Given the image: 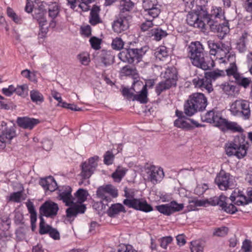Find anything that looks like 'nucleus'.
<instances>
[{"mask_svg": "<svg viewBox=\"0 0 252 252\" xmlns=\"http://www.w3.org/2000/svg\"><path fill=\"white\" fill-rule=\"evenodd\" d=\"M228 231V228L225 226L217 228L213 232V235L218 237H224Z\"/></svg>", "mask_w": 252, "mask_h": 252, "instance_id": "8fccbe9b", "label": "nucleus"}, {"mask_svg": "<svg viewBox=\"0 0 252 252\" xmlns=\"http://www.w3.org/2000/svg\"><path fill=\"white\" fill-rule=\"evenodd\" d=\"M222 118L219 112L212 110L208 111L204 116H202L201 119L203 122L214 124L215 126L218 127V123L220 121Z\"/></svg>", "mask_w": 252, "mask_h": 252, "instance_id": "4be33fe9", "label": "nucleus"}, {"mask_svg": "<svg viewBox=\"0 0 252 252\" xmlns=\"http://www.w3.org/2000/svg\"><path fill=\"white\" fill-rule=\"evenodd\" d=\"M72 189L69 186H63L58 190V198L65 203L66 206H70L73 204V198L71 195Z\"/></svg>", "mask_w": 252, "mask_h": 252, "instance_id": "6ab92c4d", "label": "nucleus"}, {"mask_svg": "<svg viewBox=\"0 0 252 252\" xmlns=\"http://www.w3.org/2000/svg\"><path fill=\"white\" fill-rule=\"evenodd\" d=\"M208 45L210 48V53L212 55L215 56L216 55V49L218 45V42H215L213 40H209L208 41Z\"/></svg>", "mask_w": 252, "mask_h": 252, "instance_id": "e2e57ef3", "label": "nucleus"}, {"mask_svg": "<svg viewBox=\"0 0 252 252\" xmlns=\"http://www.w3.org/2000/svg\"><path fill=\"white\" fill-rule=\"evenodd\" d=\"M129 16L126 15L123 13H120L117 17L113 24L112 28L115 32L117 33L121 32L122 31L126 30L129 27L128 18Z\"/></svg>", "mask_w": 252, "mask_h": 252, "instance_id": "dca6fc26", "label": "nucleus"}, {"mask_svg": "<svg viewBox=\"0 0 252 252\" xmlns=\"http://www.w3.org/2000/svg\"><path fill=\"white\" fill-rule=\"evenodd\" d=\"M118 252H137L130 245H123L120 246Z\"/></svg>", "mask_w": 252, "mask_h": 252, "instance_id": "69168bd1", "label": "nucleus"}, {"mask_svg": "<svg viewBox=\"0 0 252 252\" xmlns=\"http://www.w3.org/2000/svg\"><path fill=\"white\" fill-rule=\"evenodd\" d=\"M59 210L57 203L51 200H47L40 206L39 213L44 215L46 217L54 218L57 216Z\"/></svg>", "mask_w": 252, "mask_h": 252, "instance_id": "ddd939ff", "label": "nucleus"}, {"mask_svg": "<svg viewBox=\"0 0 252 252\" xmlns=\"http://www.w3.org/2000/svg\"><path fill=\"white\" fill-rule=\"evenodd\" d=\"M90 42L92 48L95 50H99L101 47V39L95 36L92 37L90 39Z\"/></svg>", "mask_w": 252, "mask_h": 252, "instance_id": "864d4df0", "label": "nucleus"}, {"mask_svg": "<svg viewBox=\"0 0 252 252\" xmlns=\"http://www.w3.org/2000/svg\"><path fill=\"white\" fill-rule=\"evenodd\" d=\"M106 206H108V203L106 204L105 201L101 200L100 201L95 202L93 205V207L96 211L99 212L100 211H102L106 209Z\"/></svg>", "mask_w": 252, "mask_h": 252, "instance_id": "6e6d98bb", "label": "nucleus"}, {"mask_svg": "<svg viewBox=\"0 0 252 252\" xmlns=\"http://www.w3.org/2000/svg\"><path fill=\"white\" fill-rule=\"evenodd\" d=\"M99 58L105 66L109 65L114 62L115 57L110 51L102 50Z\"/></svg>", "mask_w": 252, "mask_h": 252, "instance_id": "bb28decb", "label": "nucleus"}, {"mask_svg": "<svg viewBox=\"0 0 252 252\" xmlns=\"http://www.w3.org/2000/svg\"><path fill=\"white\" fill-rule=\"evenodd\" d=\"M22 195V191L14 192L10 194L9 196V201H13L14 202H20L21 198Z\"/></svg>", "mask_w": 252, "mask_h": 252, "instance_id": "13d9d810", "label": "nucleus"}, {"mask_svg": "<svg viewBox=\"0 0 252 252\" xmlns=\"http://www.w3.org/2000/svg\"><path fill=\"white\" fill-rule=\"evenodd\" d=\"M230 174L221 170L217 174L215 182L218 185L219 188L222 190H227L230 186Z\"/></svg>", "mask_w": 252, "mask_h": 252, "instance_id": "a211bd4d", "label": "nucleus"}, {"mask_svg": "<svg viewBox=\"0 0 252 252\" xmlns=\"http://www.w3.org/2000/svg\"><path fill=\"white\" fill-rule=\"evenodd\" d=\"M100 11V6L96 4L94 5L92 9H91L89 16V23L91 25L95 26L102 23V20L99 16Z\"/></svg>", "mask_w": 252, "mask_h": 252, "instance_id": "b1692460", "label": "nucleus"}, {"mask_svg": "<svg viewBox=\"0 0 252 252\" xmlns=\"http://www.w3.org/2000/svg\"><path fill=\"white\" fill-rule=\"evenodd\" d=\"M227 197L224 195H220L219 196H215L211 198L209 200H207V202L212 205H219L220 207L224 205L225 199H227Z\"/></svg>", "mask_w": 252, "mask_h": 252, "instance_id": "473e14b6", "label": "nucleus"}, {"mask_svg": "<svg viewBox=\"0 0 252 252\" xmlns=\"http://www.w3.org/2000/svg\"><path fill=\"white\" fill-rule=\"evenodd\" d=\"M115 156L112 152L108 151L104 156V163L106 165H110L113 163Z\"/></svg>", "mask_w": 252, "mask_h": 252, "instance_id": "5fc2aeb1", "label": "nucleus"}, {"mask_svg": "<svg viewBox=\"0 0 252 252\" xmlns=\"http://www.w3.org/2000/svg\"><path fill=\"white\" fill-rule=\"evenodd\" d=\"M48 11L49 17L55 19L59 14L60 7L56 3H53L49 5Z\"/></svg>", "mask_w": 252, "mask_h": 252, "instance_id": "58836bf2", "label": "nucleus"}, {"mask_svg": "<svg viewBox=\"0 0 252 252\" xmlns=\"http://www.w3.org/2000/svg\"><path fill=\"white\" fill-rule=\"evenodd\" d=\"M6 12L8 16L11 18L14 22L17 24L21 23V19L16 14L11 8L8 7Z\"/></svg>", "mask_w": 252, "mask_h": 252, "instance_id": "de8ad7c7", "label": "nucleus"}, {"mask_svg": "<svg viewBox=\"0 0 252 252\" xmlns=\"http://www.w3.org/2000/svg\"><path fill=\"white\" fill-rule=\"evenodd\" d=\"M166 31L162 30L159 28H154L151 31V35L154 36V39L157 41H159L162 38L167 35Z\"/></svg>", "mask_w": 252, "mask_h": 252, "instance_id": "72a5a7b5", "label": "nucleus"}, {"mask_svg": "<svg viewBox=\"0 0 252 252\" xmlns=\"http://www.w3.org/2000/svg\"><path fill=\"white\" fill-rule=\"evenodd\" d=\"M194 12L189 13L187 16V23L194 28H205L210 14L205 5H197Z\"/></svg>", "mask_w": 252, "mask_h": 252, "instance_id": "423d86ee", "label": "nucleus"}, {"mask_svg": "<svg viewBox=\"0 0 252 252\" xmlns=\"http://www.w3.org/2000/svg\"><path fill=\"white\" fill-rule=\"evenodd\" d=\"M242 250L244 252H252L251 241L248 239H245L243 242Z\"/></svg>", "mask_w": 252, "mask_h": 252, "instance_id": "bf43d9fd", "label": "nucleus"}, {"mask_svg": "<svg viewBox=\"0 0 252 252\" xmlns=\"http://www.w3.org/2000/svg\"><path fill=\"white\" fill-rule=\"evenodd\" d=\"M70 207L66 210V216L67 218L70 219L72 217H75L77 215V212L73 205L71 204Z\"/></svg>", "mask_w": 252, "mask_h": 252, "instance_id": "338daca9", "label": "nucleus"}, {"mask_svg": "<svg viewBox=\"0 0 252 252\" xmlns=\"http://www.w3.org/2000/svg\"><path fill=\"white\" fill-rule=\"evenodd\" d=\"M16 136L15 127L14 126H7L6 124L2 122L1 128L0 129V142L2 143L0 146L5 147V143L10 142Z\"/></svg>", "mask_w": 252, "mask_h": 252, "instance_id": "f8f14e48", "label": "nucleus"}, {"mask_svg": "<svg viewBox=\"0 0 252 252\" xmlns=\"http://www.w3.org/2000/svg\"><path fill=\"white\" fill-rule=\"evenodd\" d=\"M142 85L143 82L141 81H134L132 83V86L130 89L125 87H123V89L121 91L122 94L124 97H126L127 99H130L132 97L133 98V96L134 95L133 93L130 92V90H132L134 92H137L135 89V86L137 85L139 86H141Z\"/></svg>", "mask_w": 252, "mask_h": 252, "instance_id": "c756f323", "label": "nucleus"}, {"mask_svg": "<svg viewBox=\"0 0 252 252\" xmlns=\"http://www.w3.org/2000/svg\"><path fill=\"white\" fill-rule=\"evenodd\" d=\"M207 105V99L202 93H194L189 96L184 104V112L188 116H192L196 112L204 111Z\"/></svg>", "mask_w": 252, "mask_h": 252, "instance_id": "7ed1b4c3", "label": "nucleus"}, {"mask_svg": "<svg viewBox=\"0 0 252 252\" xmlns=\"http://www.w3.org/2000/svg\"><path fill=\"white\" fill-rule=\"evenodd\" d=\"M132 101H138L141 104H146L148 102L149 99L148 98V91H146L144 89L139 92V94H134L132 99Z\"/></svg>", "mask_w": 252, "mask_h": 252, "instance_id": "2f4dec72", "label": "nucleus"}, {"mask_svg": "<svg viewBox=\"0 0 252 252\" xmlns=\"http://www.w3.org/2000/svg\"><path fill=\"white\" fill-rule=\"evenodd\" d=\"M203 74L196 75L192 80V84L195 88L202 90L205 89L208 93H210L213 91L212 84L208 81L204 72Z\"/></svg>", "mask_w": 252, "mask_h": 252, "instance_id": "2eb2a0df", "label": "nucleus"}, {"mask_svg": "<svg viewBox=\"0 0 252 252\" xmlns=\"http://www.w3.org/2000/svg\"><path fill=\"white\" fill-rule=\"evenodd\" d=\"M178 72L174 67H168L163 75L165 80L159 82L156 86L155 92L159 96L162 92L170 89L172 87H176L178 80Z\"/></svg>", "mask_w": 252, "mask_h": 252, "instance_id": "0eeeda50", "label": "nucleus"}, {"mask_svg": "<svg viewBox=\"0 0 252 252\" xmlns=\"http://www.w3.org/2000/svg\"><path fill=\"white\" fill-rule=\"evenodd\" d=\"M222 17L224 18L221 13V10L214 9L210 14L206 24L210 27L211 31L220 33L219 36L223 37L228 32L229 26L228 21L220 23Z\"/></svg>", "mask_w": 252, "mask_h": 252, "instance_id": "39448f33", "label": "nucleus"}, {"mask_svg": "<svg viewBox=\"0 0 252 252\" xmlns=\"http://www.w3.org/2000/svg\"><path fill=\"white\" fill-rule=\"evenodd\" d=\"M96 195L106 204L112 201V198L117 197L118 190L111 184L103 185L97 188Z\"/></svg>", "mask_w": 252, "mask_h": 252, "instance_id": "6e6552de", "label": "nucleus"}, {"mask_svg": "<svg viewBox=\"0 0 252 252\" xmlns=\"http://www.w3.org/2000/svg\"><path fill=\"white\" fill-rule=\"evenodd\" d=\"M189 56L192 64L204 70L208 81H212L224 76L223 70L219 69L206 72L215 66V62L209 56H205L202 45L199 41L191 43L188 47Z\"/></svg>", "mask_w": 252, "mask_h": 252, "instance_id": "f257e3e1", "label": "nucleus"}, {"mask_svg": "<svg viewBox=\"0 0 252 252\" xmlns=\"http://www.w3.org/2000/svg\"><path fill=\"white\" fill-rule=\"evenodd\" d=\"M26 205L28 209L29 212L30 213L31 218L36 217V212L34 208L33 204L31 201H29L27 203ZM33 220V219H32Z\"/></svg>", "mask_w": 252, "mask_h": 252, "instance_id": "052dcab7", "label": "nucleus"}, {"mask_svg": "<svg viewBox=\"0 0 252 252\" xmlns=\"http://www.w3.org/2000/svg\"><path fill=\"white\" fill-rule=\"evenodd\" d=\"M10 236L8 232L0 230V251H2L6 248V243L10 240Z\"/></svg>", "mask_w": 252, "mask_h": 252, "instance_id": "f704fd0d", "label": "nucleus"}, {"mask_svg": "<svg viewBox=\"0 0 252 252\" xmlns=\"http://www.w3.org/2000/svg\"><path fill=\"white\" fill-rule=\"evenodd\" d=\"M152 20H146L145 22H143L140 26V28L142 31L145 32L148 31L150 28H152L153 26Z\"/></svg>", "mask_w": 252, "mask_h": 252, "instance_id": "774afa93", "label": "nucleus"}, {"mask_svg": "<svg viewBox=\"0 0 252 252\" xmlns=\"http://www.w3.org/2000/svg\"><path fill=\"white\" fill-rule=\"evenodd\" d=\"M172 241L173 238L171 236H170L163 237L159 239L160 247L165 249L167 248V245L171 243Z\"/></svg>", "mask_w": 252, "mask_h": 252, "instance_id": "4d7b16f0", "label": "nucleus"}, {"mask_svg": "<svg viewBox=\"0 0 252 252\" xmlns=\"http://www.w3.org/2000/svg\"><path fill=\"white\" fill-rule=\"evenodd\" d=\"M88 195V191L82 188L79 189L74 194L75 196L77 199L78 202L79 203L85 202L87 200Z\"/></svg>", "mask_w": 252, "mask_h": 252, "instance_id": "4c0bfd02", "label": "nucleus"}, {"mask_svg": "<svg viewBox=\"0 0 252 252\" xmlns=\"http://www.w3.org/2000/svg\"><path fill=\"white\" fill-rule=\"evenodd\" d=\"M156 56L160 60H162V58H166L168 56V51L166 47L162 46L158 48L155 52Z\"/></svg>", "mask_w": 252, "mask_h": 252, "instance_id": "49530a36", "label": "nucleus"}, {"mask_svg": "<svg viewBox=\"0 0 252 252\" xmlns=\"http://www.w3.org/2000/svg\"><path fill=\"white\" fill-rule=\"evenodd\" d=\"M147 51L146 46L140 48L126 47L119 53L118 57L122 62L135 66L142 61Z\"/></svg>", "mask_w": 252, "mask_h": 252, "instance_id": "20e7f679", "label": "nucleus"}, {"mask_svg": "<svg viewBox=\"0 0 252 252\" xmlns=\"http://www.w3.org/2000/svg\"><path fill=\"white\" fill-rule=\"evenodd\" d=\"M239 107L241 117L244 120H249L251 115L249 102L245 100H239Z\"/></svg>", "mask_w": 252, "mask_h": 252, "instance_id": "393cba45", "label": "nucleus"}, {"mask_svg": "<svg viewBox=\"0 0 252 252\" xmlns=\"http://www.w3.org/2000/svg\"><path fill=\"white\" fill-rule=\"evenodd\" d=\"M152 5L151 7H144V11L147 12L146 15H148L153 18V20L157 17L160 12V8L153 3H150Z\"/></svg>", "mask_w": 252, "mask_h": 252, "instance_id": "7c9ffc66", "label": "nucleus"}, {"mask_svg": "<svg viewBox=\"0 0 252 252\" xmlns=\"http://www.w3.org/2000/svg\"><path fill=\"white\" fill-rule=\"evenodd\" d=\"M111 45L112 48L114 50H123V49L124 48V42L122 40L121 37H117L113 40Z\"/></svg>", "mask_w": 252, "mask_h": 252, "instance_id": "a18cd8bd", "label": "nucleus"}, {"mask_svg": "<svg viewBox=\"0 0 252 252\" xmlns=\"http://www.w3.org/2000/svg\"><path fill=\"white\" fill-rule=\"evenodd\" d=\"M24 216L22 213L20 212H17L15 213V216L14 218V222L16 224H22L24 225V222L23 221Z\"/></svg>", "mask_w": 252, "mask_h": 252, "instance_id": "0e129e2a", "label": "nucleus"}, {"mask_svg": "<svg viewBox=\"0 0 252 252\" xmlns=\"http://www.w3.org/2000/svg\"><path fill=\"white\" fill-rule=\"evenodd\" d=\"M99 157L97 156L90 158L88 161L83 162L81 165V176L83 179H89L94 173L97 166V161Z\"/></svg>", "mask_w": 252, "mask_h": 252, "instance_id": "9d476101", "label": "nucleus"}, {"mask_svg": "<svg viewBox=\"0 0 252 252\" xmlns=\"http://www.w3.org/2000/svg\"><path fill=\"white\" fill-rule=\"evenodd\" d=\"M121 6L123 7L121 10L120 13L125 14L126 11H130L134 6V3L130 0H122L121 1Z\"/></svg>", "mask_w": 252, "mask_h": 252, "instance_id": "37998d69", "label": "nucleus"}, {"mask_svg": "<svg viewBox=\"0 0 252 252\" xmlns=\"http://www.w3.org/2000/svg\"><path fill=\"white\" fill-rule=\"evenodd\" d=\"M247 37V33H244L240 37L236 44V49L240 53H244L247 50L246 45V39Z\"/></svg>", "mask_w": 252, "mask_h": 252, "instance_id": "e433bc0d", "label": "nucleus"}, {"mask_svg": "<svg viewBox=\"0 0 252 252\" xmlns=\"http://www.w3.org/2000/svg\"><path fill=\"white\" fill-rule=\"evenodd\" d=\"M230 111L231 114L234 116H241L239 107V100H237L232 103L230 106Z\"/></svg>", "mask_w": 252, "mask_h": 252, "instance_id": "09e8293b", "label": "nucleus"}, {"mask_svg": "<svg viewBox=\"0 0 252 252\" xmlns=\"http://www.w3.org/2000/svg\"><path fill=\"white\" fill-rule=\"evenodd\" d=\"M46 12V10L44 8V6L41 4L39 6L37 9L35 10L33 15V18L36 19L38 23H47L45 17Z\"/></svg>", "mask_w": 252, "mask_h": 252, "instance_id": "c85d7f7f", "label": "nucleus"}, {"mask_svg": "<svg viewBox=\"0 0 252 252\" xmlns=\"http://www.w3.org/2000/svg\"><path fill=\"white\" fill-rule=\"evenodd\" d=\"M149 179L151 182L155 184L161 180L164 176L162 169L151 166L150 168Z\"/></svg>", "mask_w": 252, "mask_h": 252, "instance_id": "5701e85b", "label": "nucleus"}, {"mask_svg": "<svg viewBox=\"0 0 252 252\" xmlns=\"http://www.w3.org/2000/svg\"><path fill=\"white\" fill-rule=\"evenodd\" d=\"M123 203L128 208L146 213L150 212L153 210L152 206L148 204L146 200L142 198H136L132 200L124 199Z\"/></svg>", "mask_w": 252, "mask_h": 252, "instance_id": "1a4fd4ad", "label": "nucleus"}, {"mask_svg": "<svg viewBox=\"0 0 252 252\" xmlns=\"http://www.w3.org/2000/svg\"><path fill=\"white\" fill-rule=\"evenodd\" d=\"M226 200L225 199V203L224 205L221 206L222 210L227 213L233 214L238 211L236 207L232 203L228 204L226 202Z\"/></svg>", "mask_w": 252, "mask_h": 252, "instance_id": "c03bdc74", "label": "nucleus"}, {"mask_svg": "<svg viewBox=\"0 0 252 252\" xmlns=\"http://www.w3.org/2000/svg\"><path fill=\"white\" fill-rule=\"evenodd\" d=\"M156 208L160 213L169 216L182 211L184 208V205L183 203H178L177 201L173 200L168 204L158 205Z\"/></svg>", "mask_w": 252, "mask_h": 252, "instance_id": "9b49d317", "label": "nucleus"}, {"mask_svg": "<svg viewBox=\"0 0 252 252\" xmlns=\"http://www.w3.org/2000/svg\"><path fill=\"white\" fill-rule=\"evenodd\" d=\"M39 184L46 191L49 190L53 192L58 188L57 183L54 178L51 176L40 179Z\"/></svg>", "mask_w": 252, "mask_h": 252, "instance_id": "412c9836", "label": "nucleus"}, {"mask_svg": "<svg viewBox=\"0 0 252 252\" xmlns=\"http://www.w3.org/2000/svg\"><path fill=\"white\" fill-rule=\"evenodd\" d=\"M218 127L223 132L230 131L232 133H242L244 131L243 128L237 122L229 121L223 118L220 122H218Z\"/></svg>", "mask_w": 252, "mask_h": 252, "instance_id": "4468645a", "label": "nucleus"}, {"mask_svg": "<svg viewBox=\"0 0 252 252\" xmlns=\"http://www.w3.org/2000/svg\"><path fill=\"white\" fill-rule=\"evenodd\" d=\"M185 119H177L174 122V126L186 130H190L193 129L194 127H200L205 126L204 125L199 124L193 119H188L191 124L188 122Z\"/></svg>", "mask_w": 252, "mask_h": 252, "instance_id": "f3484780", "label": "nucleus"}, {"mask_svg": "<svg viewBox=\"0 0 252 252\" xmlns=\"http://www.w3.org/2000/svg\"><path fill=\"white\" fill-rule=\"evenodd\" d=\"M40 123L37 119L28 117H18L17 125L21 128L31 130Z\"/></svg>", "mask_w": 252, "mask_h": 252, "instance_id": "aec40b11", "label": "nucleus"}, {"mask_svg": "<svg viewBox=\"0 0 252 252\" xmlns=\"http://www.w3.org/2000/svg\"><path fill=\"white\" fill-rule=\"evenodd\" d=\"M232 82H234L239 87L245 89L248 88L252 83L251 77H246L241 73Z\"/></svg>", "mask_w": 252, "mask_h": 252, "instance_id": "cd10ccee", "label": "nucleus"}, {"mask_svg": "<svg viewBox=\"0 0 252 252\" xmlns=\"http://www.w3.org/2000/svg\"><path fill=\"white\" fill-rule=\"evenodd\" d=\"M226 72L227 76H232L234 79L240 74L238 72V69L235 63L230 64V66L226 69Z\"/></svg>", "mask_w": 252, "mask_h": 252, "instance_id": "ea45409f", "label": "nucleus"}, {"mask_svg": "<svg viewBox=\"0 0 252 252\" xmlns=\"http://www.w3.org/2000/svg\"><path fill=\"white\" fill-rule=\"evenodd\" d=\"M244 134L234 137L232 141L228 142L225 145L226 154L229 157L236 156L238 158H242L247 154L249 143L246 140Z\"/></svg>", "mask_w": 252, "mask_h": 252, "instance_id": "f03ea898", "label": "nucleus"}, {"mask_svg": "<svg viewBox=\"0 0 252 252\" xmlns=\"http://www.w3.org/2000/svg\"><path fill=\"white\" fill-rule=\"evenodd\" d=\"M120 212H126L125 208L120 203L112 204L106 211L107 214L110 218H115Z\"/></svg>", "mask_w": 252, "mask_h": 252, "instance_id": "a878e982", "label": "nucleus"}, {"mask_svg": "<svg viewBox=\"0 0 252 252\" xmlns=\"http://www.w3.org/2000/svg\"><path fill=\"white\" fill-rule=\"evenodd\" d=\"M78 59L81 63L84 65H87L90 62V58L89 55L85 53H82L77 56Z\"/></svg>", "mask_w": 252, "mask_h": 252, "instance_id": "680f3d73", "label": "nucleus"}, {"mask_svg": "<svg viewBox=\"0 0 252 252\" xmlns=\"http://www.w3.org/2000/svg\"><path fill=\"white\" fill-rule=\"evenodd\" d=\"M28 230V226H27L25 224L23 225L22 226L19 227V228H18L15 231L17 238L21 241L24 240L26 238V233Z\"/></svg>", "mask_w": 252, "mask_h": 252, "instance_id": "a19ab883", "label": "nucleus"}, {"mask_svg": "<svg viewBox=\"0 0 252 252\" xmlns=\"http://www.w3.org/2000/svg\"><path fill=\"white\" fill-rule=\"evenodd\" d=\"M30 97L33 102L39 104L44 101V96L41 93L37 90H32L30 92Z\"/></svg>", "mask_w": 252, "mask_h": 252, "instance_id": "c9c22d12", "label": "nucleus"}, {"mask_svg": "<svg viewBox=\"0 0 252 252\" xmlns=\"http://www.w3.org/2000/svg\"><path fill=\"white\" fill-rule=\"evenodd\" d=\"M221 88L222 91L227 94H229L231 93H234L236 87L234 85H230L228 83H224L221 85Z\"/></svg>", "mask_w": 252, "mask_h": 252, "instance_id": "3c124183", "label": "nucleus"}, {"mask_svg": "<svg viewBox=\"0 0 252 252\" xmlns=\"http://www.w3.org/2000/svg\"><path fill=\"white\" fill-rule=\"evenodd\" d=\"M190 244L191 252H203V246L199 240L192 241Z\"/></svg>", "mask_w": 252, "mask_h": 252, "instance_id": "79ce46f5", "label": "nucleus"}, {"mask_svg": "<svg viewBox=\"0 0 252 252\" xmlns=\"http://www.w3.org/2000/svg\"><path fill=\"white\" fill-rule=\"evenodd\" d=\"M40 27V30L38 33L39 38H43L46 36L48 32V26H47V23H38Z\"/></svg>", "mask_w": 252, "mask_h": 252, "instance_id": "603ef678", "label": "nucleus"}]
</instances>
